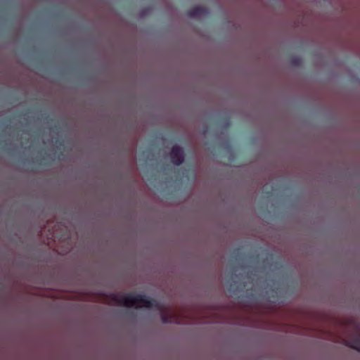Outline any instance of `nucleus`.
I'll return each instance as SVG.
<instances>
[{"label": "nucleus", "instance_id": "0eeeda50", "mask_svg": "<svg viewBox=\"0 0 360 360\" xmlns=\"http://www.w3.org/2000/svg\"><path fill=\"white\" fill-rule=\"evenodd\" d=\"M46 156H49L47 154H45V156L43 158V160H46Z\"/></svg>", "mask_w": 360, "mask_h": 360}, {"label": "nucleus", "instance_id": "7ed1b4c3", "mask_svg": "<svg viewBox=\"0 0 360 360\" xmlns=\"http://www.w3.org/2000/svg\"><path fill=\"white\" fill-rule=\"evenodd\" d=\"M169 156L172 162L174 165L179 166L184 161L185 153L183 148L181 146L175 145L172 148Z\"/></svg>", "mask_w": 360, "mask_h": 360}, {"label": "nucleus", "instance_id": "f03ea898", "mask_svg": "<svg viewBox=\"0 0 360 360\" xmlns=\"http://www.w3.org/2000/svg\"><path fill=\"white\" fill-rule=\"evenodd\" d=\"M161 321L163 323L184 324L183 315L176 311L172 313H161Z\"/></svg>", "mask_w": 360, "mask_h": 360}, {"label": "nucleus", "instance_id": "39448f33", "mask_svg": "<svg viewBox=\"0 0 360 360\" xmlns=\"http://www.w3.org/2000/svg\"><path fill=\"white\" fill-rule=\"evenodd\" d=\"M241 287L239 288L236 282L233 281L232 283H230L229 290L233 295H237L241 290Z\"/></svg>", "mask_w": 360, "mask_h": 360}, {"label": "nucleus", "instance_id": "f257e3e1", "mask_svg": "<svg viewBox=\"0 0 360 360\" xmlns=\"http://www.w3.org/2000/svg\"><path fill=\"white\" fill-rule=\"evenodd\" d=\"M110 298L117 305L136 309L141 307L155 308L159 311H162V307L156 300L148 299L142 294L116 292L110 294Z\"/></svg>", "mask_w": 360, "mask_h": 360}, {"label": "nucleus", "instance_id": "423d86ee", "mask_svg": "<svg viewBox=\"0 0 360 360\" xmlns=\"http://www.w3.org/2000/svg\"><path fill=\"white\" fill-rule=\"evenodd\" d=\"M264 190H266V186L264 187ZM272 191H273V189H271L269 191H264V192L266 193L268 197L272 195Z\"/></svg>", "mask_w": 360, "mask_h": 360}, {"label": "nucleus", "instance_id": "20e7f679", "mask_svg": "<svg viewBox=\"0 0 360 360\" xmlns=\"http://www.w3.org/2000/svg\"><path fill=\"white\" fill-rule=\"evenodd\" d=\"M209 14V9L205 6H195L187 11V15L197 19H201Z\"/></svg>", "mask_w": 360, "mask_h": 360}]
</instances>
